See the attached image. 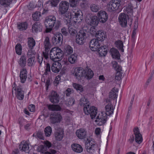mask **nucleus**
<instances>
[{
  "mask_svg": "<svg viewBox=\"0 0 154 154\" xmlns=\"http://www.w3.org/2000/svg\"><path fill=\"white\" fill-rule=\"evenodd\" d=\"M87 98L84 97H82L80 100V105L84 106V112L87 115L90 114L91 118H94L97 113V109L94 106L91 107L88 103Z\"/></svg>",
  "mask_w": 154,
  "mask_h": 154,
  "instance_id": "f257e3e1",
  "label": "nucleus"
},
{
  "mask_svg": "<svg viewBox=\"0 0 154 154\" xmlns=\"http://www.w3.org/2000/svg\"><path fill=\"white\" fill-rule=\"evenodd\" d=\"M45 23L46 27L45 32L47 33L51 32L54 27L55 29H57L61 24L60 21L56 20L55 17L54 16H50L47 18Z\"/></svg>",
  "mask_w": 154,
  "mask_h": 154,
  "instance_id": "f03ea898",
  "label": "nucleus"
},
{
  "mask_svg": "<svg viewBox=\"0 0 154 154\" xmlns=\"http://www.w3.org/2000/svg\"><path fill=\"white\" fill-rule=\"evenodd\" d=\"M63 55V51L58 47L52 48L50 51V59L54 61H58L57 59L61 58Z\"/></svg>",
  "mask_w": 154,
  "mask_h": 154,
  "instance_id": "7ed1b4c3",
  "label": "nucleus"
},
{
  "mask_svg": "<svg viewBox=\"0 0 154 154\" xmlns=\"http://www.w3.org/2000/svg\"><path fill=\"white\" fill-rule=\"evenodd\" d=\"M119 23L122 26L125 27L127 26V23L129 25H131V23L132 21L131 18H129V16L124 13H121L119 17Z\"/></svg>",
  "mask_w": 154,
  "mask_h": 154,
  "instance_id": "20e7f679",
  "label": "nucleus"
},
{
  "mask_svg": "<svg viewBox=\"0 0 154 154\" xmlns=\"http://www.w3.org/2000/svg\"><path fill=\"white\" fill-rule=\"evenodd\" d=\"M97 148V145L94 140H88V142L85 143L86 149L90 153H94Z\"/></svg>",
  "mask_w": 154,
  "mask_h": 154,
  "instance_id": "39448f33",
  "label": "nucleus"
},
{
  "mask_svg": "<svg viewBox=\"0 0 154 154\" xmlns=\"http://www.w3.org/2000/svg\"><path fill=\"white\" fill-rule=\"evenodd\" d=\"M120 5V0H112L107 5V9L111 12L117 10Z\"/></svg>",
  "mask_w": 154,
  "mask_h": 154,
  "instance_id": "423d86ee",
  "label": "nucleus"
},
{
  "mask_svg": "<svg viewBox=\"0 0 154 154\" xmlns=\"http://www.w3.org/2000/svg\"><path fill=\"white\" fill-rule=\"evenodd\" d=\"M12 87V91L13 90L17 91L16 95L17 99L19 100H23L24 97V92L22 87L19 85L16 88L15 83L14 82Z\"/></svg>",
  "mask_w": 154,
  "mask_h": 154,
  "instance_id": "0eeeda50",
  "label": "nucleus"
},
{
  "mask_svg": "<svg viewBox=\"0 0 154 154\" xmlns=\"http://www.w3.org/2000/svg\"><path fill=\"white\" fill-rule=\"evenodd\" d=\"M62 119V116L59 112H52L50 116V121L53 124L60 122Z\"/></svg>",
  "mask_w": 154,
  "mask_h": 154,
  "instance_id": "6e6552de",
  "label": "nucleus"
},
{
  "mask_svg": "<svg viewBox=\"0 0 154 154\" xmlns=\"http://www.w3.org/2000/svg\"><path fill=\"white\" fill-rule=\"evenodd\" d=\"M107 116L104 112H102L99 114L96 117L95 122H97L99 125H101L106 123L107 120Z\"/></svg>",
  "mask_w": 154,
  "mask_h": 154,
  "instance_id": "1a4fd4ad",
  "label": "nucleus"
},
{
  "mask_svg": "<svg viewBox=\"0 0 154 154\" xmlns=\"http://www.w3.org/2000/svg\"><path fill=\"white\" fill-rule=\"evenodd\" d=\"M73 13L72 15L74 17V20L75 22L79 23L81 22L83 20V17L82 13V11L79 9H73Z\"/></svg>",
  "mask_w": 154,
  "mask_h": 154,
  "instance_id": "9d476101",
  "label": "nucleus"
},
{
  "mask_svg": "<svg viewBox=\"0 0 154 154\" xmlns=\"http://www.w3.org/2000/svg\"><path fill=\"white\" fill-rule=\"evenodd\" d=\"M69 3L68 2L66 1L61 2L59 5V13L61 14H64L67 12L69 9Z\"/></svg>",
  "mask_w": 154,
  "mask_h": 154,
  "instance_id": "9b49d317",
  "label": "nucleus"
},
{
  "mask_svg": "<svg viewBox=\"0 0 154 154\" xmlns=\"http://www.w3.org/2000/svg\"><path fill=\"white\" fill-rule=\"evenodd\" d=\"M106 106H105V112L106 115L109 116L113 113V109L111 104V100L107 98L106 100Z\"/></svg>",
  "mask_w": 154,
  "mask_h": 154,
  "instance_id": "f8f14e48",
  "label": "nucleus"
},
{
  "mask_svg": "<svg viewBox=\"0 0 154 154\" xmlns=\"http://www.w3.org/2000/svg\"><path fill=\"white\" fill-rule=\"evenodd\" d=\"M113 66L115 69L117 71L115 79L116 80H119L121 79L122 74L120 72L122 70V67L119 66L117 62L113 61L112 63Z\"/></svg>",
  "mask_w": 154,
  "mask_h": 154,
  "instance_id": "ddd939ff",
  "label": "nucleus"
},
{
  "mask_svg": "<svg viewBox=\"0 0 154 154\" xmlns=\"http://www.w3.org/2000/svg\"><path fill=\"white\" fill-rule=\"evenodd\" d=\"M86 23L92 26H97L98 23V20L96 16H92L91 17H86L85 18Z\"/></svg>",
  "mask_w": 154,
  "mask_h": 154,
  "instance_id": "4468645a",
  "label": "nucleus"
},
{
  "mask_svg": "<svg viewBox=\"0 0 154 154\" xmlns=\"http://www.w3.org/2000/svg\"><path fill=\"white\" fill-rule=\"evenodd\" d=\"M100 46V43L97 39H93L90 42L89 47L92 51H97Z\"/></svg>",
  "mask_w": 154,
  "mask_h": 154,
  "instance_id": "2eb2a0df",
  "label": "nucleus"
},
{
  "mask_svg": "<svg viewBox=\"0 0 154 154\" xmlns=\"http://www.w3.org/2000/svg\"><path fill=\"white\" fill-rule=\"evenodd\" d=\"M98 20L102 23L106 22L107 20L108 17V15L106 12L104 11H99L97 14Z\"/></svg>",
  "mask_w": 154,
  "mask_h": 154,
  "instance_id": "dca6fc26",
  "label": "nucleus"
},
{
  "mask_svg": "<svg viewBox=\"0 0 154 154\" xmlns=\"http://www.w3.org/2000/svg\"><path fill=\"white\" fill-rule=\"evenodd\" d=\"M50 101L52 103H57L59 102L60 97L57 93L54 91H52L49 96Z\"/></svg>",
  "mask_w": 154,
  "mask_h": 154,
  "instance_id": "f3484780",
  "label": "nucleus"
},
{
  "mask_svg": "<svg viewBox=\"0 0 154 154\" xmlns=\"http://www.w3.org/2000/svg\"><path fill=\"white\" fill-rule=\"evenodd\" d=\"M63 36L61 34L55 35L52 38V41L54 45H60L62 44Z\"/></svg>",
  "mask_w": 154,
  "mask_h": 154,
  "instance_id": "a211bd4d",
  "label": "nucleus"
},
{
  "mask_svg": "<svg viewBox=\"0 0 154 154\" xmlns=\"http://www.w3.org/2000/svg\"><path fill=\"white\" fill-rule=\"evenodd\" d=\"M134 134L135 135V140L137 143H141L143 140L141 134L140 133L139 129L138 128H135L133 130Z\"/></svg>",
  "mask_w": 154,
  "mask_h": 154,
  "instance_id": "6ab92c4d",
  "label": "nucleus"
},
{
  "mask_svg": "<svg viewBox=\"0 0 154 154\" xmlns=\"http://www.w3.org/2000/svg\"><path fill=\"white\" fill-rule=\"evenodd\" d=\"M84 70L81 67H78L76 69L75 72V76L78 79H81L84 76Z\"/></svg>",
  "mask_w": 154,
  "mask_h": 154,
  "instance_id": "aec40b11",
  "label": "nucleus"
},
{
  "mask_svg": "<svg viewBox=\"0 0 154 154\" xmlns=\"http://www.w3.org/2000/svg\"><path fill=\"white\" fill-rule=\"evenodd\" d=\"M61 64L58 62H54L51 66L52 71L55 73L58 72L61 68Z\"/></svg>",
  "mask_w": 154,
  "mask_h": 154,
  "instance_id": "412c9836",
  "label": "nucleus"
},
{
  "mask_svg": "<svg viewBox=\"0 0 154 154\" xmlns=\"http://www.w3.org/2000/svg\"><path fill=\"white\" fill-rule=\"evenodd\" d=\"M76 134L80 139H84L86 136V131L84 129H80L76 130Z\"/></svg>",
  "mask_w": 154,
  "mask_h": 154,
  "instance_id": "4be33fe9",
  "label": "nucleus"
},
{
  "mask_svg": "<svg viewBox=\"0 0 154 154\" xmlns=\"http://www.w3.org/2000/svg\"><path fill=\"white\" fill-rule=\"evenodd\" d=\"M96 37L99 41H103L106 37V33L103 30L98 31L97 32Z\"/></svg>",
  "mask_w": 154,
  "mask_h": 154,
  "instance_id": "5701e85b",
  "label": "nucleus"
},
{
  "mask_svg": "<svg viewBox=\"0 0 154 154\" xmlns=\"http://www.w3.org/2000/svg\"><path fill=\"white\" fill-rule=\"evenodd\" d=\"M42 28V26L41 23L39 22H37L33 25L32 31L33 33L41 31Z\"/></svg>",
  "mask_w": 154,
  "mask_h": 154,
  "instance_id": "b1692460",
  "label": "nucleus"
},
{
  "mask_svg": "<svg viewBox=\"0 0 154 154\" xmlns=\"http://www.w3.org/2000/svg\"><path fill=\"white\" fill-rule=\"evenodd\" d=\"M27 71L26 69H23L20 72V82L22 83H24L26 80L27 78Z\"/></svg>",
  "mask_w": 154,
  "mask_h": 154,
  "instance_id": "393cba45",
  "label": "nucleus"
},
{
  "mask_svg": "<svg viewBox=\"0 0 154 154\" xmlns=\"http://www.w3.org/2000/svg\"><path fill=\"white\" fill-rule=\"evenodd\" d=\"M19 148L22 151H24L27 153L29 152V144L26 142H21L19 145Z\"/></svg>",
  "mask_w": 154,
  "mask_h": 154,
  "instance_id": "a878e982",
  "label": "nucleus"
},
{
  "mask_svg": "<svg viewBox=\"0 0 154 154\" xmlns=\"http://www.w3.org/2000/svg\"><path fill=\"white\" fill-rule=\"evenodd\" d=\"M118 91L117 88H113L109 93V98L112 99H116L117 100V97Z\"/></svg>",
  "mask_w": 154,
  "mask_h": 154,
  "instance_id": "bb28decb",
  "label": "nucleus"
},
{
  "mask_svg": "<svg viewBox=\"0 0 154 154\" xmlns=\"http://www.w3.org/2000/svg\"><path fill=\"white\" fill-rule=\"evenodd\" d=\"M87 30L85 29L84 27L82 30H80L79 33L76 35L78 38H81V39L85 41V40L86 38V34L87 33Z\"/></svg>",
  "mask_w": 154,
  "mask_h": 154,
  "instance_id": "cd10ccee",
  "label": "nucleus"
},
{
  "mask_svg": "<svg viewBox=\"0 0 154 154\" xmlns=\"http://www.w3.org/2000/svg\"><path fill=\"white\" fill-rule=\"evenodd\" d=\"M72 149L75 152L77 153H81L83 151L82 147L79 144L74 143L72 144Z\"/></svg>",
  "mask_w": 154,
  "mask_h": 154,
  "instance_id": "c85d7f7f",
  "label": "nucleus"
},
{
  "mask_svg": "<svg viewBox=\"0 0 154 154\" xmlns=\"http://www.w3.org/2000/svg\"><path fill=\"white\" fill-rule=\"evenodd\" d=\"M84 76L88 79H91L94 76V73L90 69L87 68L85 70Z\"/></svg>",
  "mask_w": 154,
  "mask_h": 154,
  "instance_id": "c756f323",
  "label": "nucleus"
},
{
  "mask_svg": "<svg viewBox=\"0 0 154 154\" xmlns=\"http://www.w3.org/2000/svg\"><path fill=\"white\" fill-rule=\"evenodd\" d=\"M54 136L56 140L60 141L63 137V132L61 129L57 130L55 133Z\"/></svg>",
  "mask_w": 154,
  "mask_h": 154,
  "instance_id": "7c9ffc66",
  "label": "nucleus"
},
{
  "mask_svg": "<svg viewBox=\"0 0 154 154\" xmlns=\"http://www.w3.org/2000/svg\"><path fill=\"white\" fill-rule=\"evenodd\" d=\"M97 51L101 56H105L107 53V49L106 48V46L104 45L101 46L98 48Z\"/></svg>",
  "mask_w": 154,
  "mask_h": 154,
  "instance_id": "2f4dec72",
  "label": "nucleus"
},
{
  "mask_svg": "<svg viewBox=\"0 0 154 154\" xmlns=\"http://www.w3.org/2000/svg\"><path fill=\"white\" fill-rule=\"evenodd\" d=\"M44 45L45 50L47 51H49L51 48V45L50 42L49 38L48 37H46L44 42Z\"/></svg>",
  "mask_w": 154,
  "mask_h": 154,
  "instance_id": "473e14b6",
  "label": "nucleus"
},
{
  "mask_svg": "<svg viewBox=\"0 0 154 154\" xmlns=\"http://www.w3.org/2000/svg\"><path fill=\"white\" fill-rule=\"evenodd\" d=\"M112 56L113 58L119 59L120 58V54L118 50L112 48L110 50Z\"/></svg>",
  "mask_w": 154,
  "mask_h": 154,
  "instance_id": "72a5a7b5",
  "label": "nucleus"
},
{
  "mask_svg": "<svg viewBox=\"0 0 154 154\" xmlns=\"http://www.w3.org/2000/svg\"><path fill=\"white\" fill-rule=\"evenodd\" d=\"M18 64L21 67H25L26 65V59L25 55H22L21 56L18 61Z\"/></svg>",
  "mask_w": 154,
  "mask_h": 154,
  "instance_id": "f704fd0d",
  "label": "nucleus"
},
{
  "mask_svg": "<svg viewBox=\"0 0 154 154\" xmlns=\"http://www.w3.org/2000/svg\"><path fill=\"white\" fill-rule=\"evenodd\" d=\"M48 109L52 111H59L61 108L59 105H49L48 106Z\"/></svg>",
  "mask_w": 154,
  "mask_h": 154,
  "instance_id": "c9c22d12",
  "label": "nucleus"
},
{
  "mask_svg": "<svg viewBox=\"0 0 154 154\" xmlns=\"http://www.w3.org/2000/svg\"><path fill=\"white\" fill-rule=\"evenodd\" d=\"M77 54L74 53L70 55L68 58L69 62L71 64L75 63L77 60Z\"/></svg>",
  "mask_w": 154,
  "mask_h": 154,
  "instance_id": "e433bc0d",
  "label": "nucleus"
},
{
  "mask_svg": "<svg viewBox=\"0 0 154 154\" xmlns=\"http://www.w3.org/2000/svg\"><path fill=\"white\" fill-rule=\"evenodd\" d=\"M60 0H52L51 1H48L46 2V3L45 4V5L46 6H56L58 3L59 2Z\"/></svg>",
  "mask_w": 154,
  "mask_h": 154,
  "instance_id": "4c0bfd02",
  "label": "nucleus"
},
{
  "mask_svg": "<svg viewBox=\"0 0 154 154\" xmlns=\"http://www.w3.org/2000/svg\"><path fill=\"white\" fill-rule=\"evenodd\" d=\"M115 44L116 45V47L119 50H121L122 52H123L124 49L123 48V42L120 40H118L116 41Z\"/></svg>",
  "mask_w": 154,
  "mask_h": 154,
  "instance_id": "58836bf2",
  "label": "nucleus"
},
{
  "mask_svg": "<svg viewBox=\"0 0 154 154\" xmlns=\"http://www.w3.org/2000/svg\"><path fill=\"white\" fill-rule=\"evenodd\" d=\"M35 44V41L33 38H28V45L30 49H32Z\"/></svg>",
  "mask_w": 154,
  "mask_h": 154,
  "instance_id": "ea45409f",
  "label": "nucleus"
},
{
  "mask_svg": "<svg viewBox=\"0 0 154 154\" xmlns=\"http://www.w3.org/2000/svg\"><path fill=\"white\" fill-rule=\"evenodd\" d=\"M22 47L21 45L17 43L15 46V50L16 53L18 55H21L22 54Z\"/></svg>",
  "mask_w": 154,
  "mask_h": 154,
  "instance_id": "a19ab883",
  "label": "nucleus"
},
{
  "mask_svg": "<svg viewBox=\"0 0 154 154\" xmlns=\"http://www.w3.org/2000/svg\"><path fill=\"white\" fill-rule=\"evenodd\" d=\"M45 134L47 137H50L52 132V128L49 126H48L45 128L44 130Z\"/></svg>",
  "mask_w": 154,
  "mask_h": 154,
  "instance_id": "79ce46f5",
  "label": "nucleus"
},
{
  "mask_svg": "<svg viewBox=\"0 0 154 154\" xmlns=\"http://www.w3.org/2000/svg\"><path fill=\"white\" fill-rule=\"evenodd\" d=\"M18 28L20 30H26L27 27V24L26 22L20 23L17 25Z\"/></svg>",
  "mask_w": 154,
  "mask_h": 154,
  "instance_id": "37998d69",
  "label": "nucleus"
},
{
  "mask_svg": "<svg viewBox=\"0 0 154 154\" xmlns=\"http://www.w3.org/2000/svg\"><path fill=\"white\" fill-rule=\"evenodd\" d=\"M45 72L44 74L47 75L51 73V66L49 63H47L45 67Z\"/></svg>",
  "mask_w": 154,
  "mask_h": 154,
  "instance_id": "c03bdc74",
  "label": "nucleus"
},
{
  "mask_svg": "<svg viewBox=\"0 0 154 154\" xmlns=\"http://www.w3.org/2000/svg\"><path fill=\"white\" fill-rule=\"evenodd\" d=\"M33 135V136L35 137L38 138L39 139L42 140L44 139L43 133L41 131H38V132L34 133Z\"/></svg>",
  "mask_w": 154,
  "mask_h": 154,
  "instance_id": "a18cd8bd",
  "label": "nucleus"
},
{
  "mask_svg": "<svg viewBox=\"0 0 154 154\" xmlns=\"http://www.w3.org/2000/svg\"><path fill=\"white\" fill-rule=\"evenodd\" d=\"M73 86L77 91L80 92H82L83 90V88L82 85L77 83H73Z\"/></svg>",
  "mask_w": 154,
  "mask_h": 154,
  "instance_id": "49530a36",
  "label": "nucleus"
},
{
  "mask_svg": "<svg viewBox=\"0 0 154 154\" xmlns=\"http://www.w3.org/2000/svg\"><path fill=\"white\" fill-rule=\"evenodd\" d=\"M90 9L92 11L96 12L100 9V7L98 5L92 4L90 5Z\"/></svg>",
  "mask_w": 154,
  "mask_h": 154,
  "instance_id": "de8ad7c7",
  "label": "nucleus"
},
{
  "mask_svg": "<svg viewBox=\"0 0 154 154\" xmlns=\"http://www.w3.org/2000/svg\"><path fill=\"white\" fill-rule=\"evenodd\" d=\"M41 16V13L40 12L36 11L32 14V17L33 20L35 21H38Z\"/></svg>",
  "mask_w": 154,
  "mask_h": 154,
  "instance_id": "09e8293b",
  "label": "nucleus"
},
{
  "mask_svg": "<svg viewBox=\"0 0 154 154\" xmlns=\"http://www.w3.org/2000/svg\"><path fill=\"white\" fill-rule=\"evenodd\" d=\"M35 56L29 58L27 60V64L29 66H32L35 64Z\"/></svg>",
  "mask_w": 154,
  "mask_h": 154,
  "instance_id": "8fccbe9b",
  "label": "nucleus"
},
{
  "mask_svg": "<svg viewBox=\"0 0 154 154\" xmlns=\"http://www.w3.org/2000/svg\"><path fill=\"white\" fill-rule=\"evenodd\" d=\"M11 2V0H0V4L5 7L9 6Z\"/></svg>",
  "mask_w": 154,
  "mask_h": 154,
  "instance_id": "3c124183",
  "label": "nucleus"
},
{
  "mask_svg": "<svg viewBox=\"0 0 154 154\" xmlns=\"http://www.w3.org/2000/svg\"><path fill=\"white\" fill-rule=\"evenodd\" d=\"M47 149V147L44 145H41L38 146V150L42 153H44L46 152Z\"/></svg>",
  "mask_w": 154,
  "mask_h": 154,
  "instance_id": "603ef678",
  "label": "nucleus"
},
{
  "mask_svg": "<svg viewBox=\"0 0 154 154\" xmlns=\"http://www.w3.org/2000/svg\"><path fill=\"white\" fill-rule=\"evenodd\" d=\"M126 10L128 14H132L133 12V6L131 4L128 5V6L126 8Z\"/></svg>",
  "mask_w": 154,
  "mask_h": 154,
  "instance_id": "864d4df0",
  "label": "nucleus"
},
{
  "mask_svg": "<svg viewBox=\"0 0 154 154\" xmlns=\"http://www.w3.org/2000/svg\"><path fill=\"white\" fill-rule=\"evenodd\" d=\"M65 49L66 52L68 54H71L73 52V48L69 45L67 46Z\"/></svg>",
  "mask_w": 154,
  "mask_h": 154,
  "instance_id": "5fc2aeb1",
  "label": "nucleus"
},
{
  "mask_svg": "<svg viewBox=\"0 0 154 154\" xmlns=\"http://www.w3.org/2000/svg\"><path fill=\"white\" fill-rule=\"evenodd\" d=\"M46 3V2L44 4V7H45V8H43V11L42 12V14L43 15L46 14L49 11V8L51 7H52V6H46L45 5V4Z\"/></svg>",
  "mask_w": 154,
  "mask_h": 154,
  "instance_id": "6e6d98bb",
  "label": "nucleus"
},
{
  "mask_svg": "<svg viewBox=\"0 0 154 154\" xmlns=\"http://www.w3.org/2000/svg\"><path fill=\"white\" fill-rule=\"evenodd\" d=\"M73 27L69 26L68 28V31L70 35H73L76 32V31L75 29H73Z\"/></svg>",
  "mask_w": 154,
  "mask_h": 154,
  "instance_id": "4d7b16f0",
  "label": "nucleus"
},
{
  "mask_svg": "<svg viewBox=\"0 0 154 154\" xmlns=\"http://www.w3.org/2000/svg\"><path fill=\"white\" fill-rule=\"evenodd\" d=\"M78 37L77 36H76V42L77 44L79 45H81L83 44L85 41L81 39V38Z\"/></svg>",
  "mask_w": 154,
  "mask_h": 154,
  "instance_id": "13d9d810",
  "label": "nucleus"
},
{
  "mask_svg": "<svg viewBox=\"0 0 154 154\" xmlns=\"http://www.w3.org/2000/svg\"><path fill=\"white\" fill-rule=\"evenodd\" d=\"M64 14H65L64 15V19L66 21L68 20L70 21L71 17V13L67 12Z\"/></svg>",
  "mask_w": 154,
  "mask_h": 154,
  "instance_id": "bf43d9fd",
  "label": "nucleus"
},
{
  "mask_svg": "<svg viewBox=\"0 0 154 154\" xmlns=\"http://www.w3.org/2000/svg\"><path fill=\"white\" fill-rule=\"evenodd\" d=\"M70 5L72 7H74L77 5L79 3V0H70Z\"/></svg>",
  "mask_w": 154,
  "mask_h": 154,
  "instance_id": "052dcab7",
  "label": "nucleus"
},
{
  "mask_svg": "<svg viewBox=\"0 0 154 154\" xmlns=\"http://www.w3.org/2000/svg\"><path fill=\"white\" fill-rule=\"evenodd\" d=\"M32 49H30L28 51V52L27 53V56L29 57H32V56H35L34 55L35 54V52L33 51Z\"/></svg>",
  "mask_w": 154,
  "mask_h": 154,
  "instance_id": "680f3d73",
  "label": "nucleus"
},
{
  "mask_svg": "<svg viewBox=\"0 0 154 154\" xmlns=\"http://www.w3.org/2000/svg\"><path fill=\"white\" fill-rule=\"evenodd\" d=\"M26 120L20 118L18 120V123L20 125V127L21 128L23 126V124H25Z\"/></svg>",
  "mask_w": 154,
  "mask_h": 154,
  "instance_id": "e2e57ef3",
  "label": "nucleus"
},
{
  "mask_svg": "<svg viewBox=\"0 0 154 154\" xmlns=\"http://www.w3.org/2000/svg\"><path fill=\"white\" fill-rule=\"evenodd\" d=\"M43 61V57L42 55L40 56L38 55L37 58V62L41 65Z\"/></svg>",
  "mask_w": 154,
  "mask_h": 154,
  "instance_id": "0e129e2a",
  "label": "nucleus"
},
{
  "mask_svg": "<svg viewBox=\"0 0 154 154\" xmlns=\"http://www.w3.org/2000/svg\"><path fill=\"white\" fill-rule=\"evenodd\" d=\"M90 32L91 34L92 35H95V36L96 35L97 32H96V29L94 27H92L90 28Z\"/></svg>",
  "mask_w": 154,
  "mask_h": 154,
  "instance_id": "69168bd1",
  "label": "nucleus"
},
{
  "mask_svg": "<svg viewBox=\"0 0 154 154\" xmlns=\"http://www.w3.org/2000/svg\"><path fill=\"white\" fill-rule=\"evenodd\" d=\"M45 52H43L42 53V55L43 57H44L46 59H47L48 58L49 51H47L45 50Z\"/></svg>",
  "mask_w": 154,
  "mask_h": 154,
  "instance_id": "338daca9",
  "label": "nucleus"
},
{
  "mask_svg": "<svg viewBox=\"0 0 154 154\" xmlns=\"http://www.w3.org/2000/svg\"><path fill=\"white\" fill-rule=\"evenodd\" d=\"M60 76L59 75L57 76L55 79V80L54 81V83L56 84L57 85L60 82Z\"/></svg>",
  "mask_w": 154,
  "mask_h": 154,
  "instance_id": "774afa93",
  "label": "nucleus"
}]
</instances>
